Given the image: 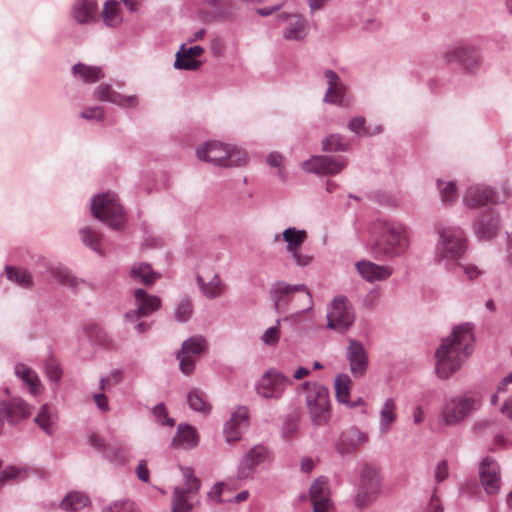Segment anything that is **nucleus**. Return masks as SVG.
Here are the masks:
<instances>
[{
  "label": "nucleus",
  "instance_id": "nucleus-44",
  "mask_svg": "<svg viewBox=\"0 0 512 512\" xmlns=\"http://www.w3.org/2000/svg\"><path fill=\"white\" fill-rule=\"evenodd\" d=\"M49 272L51 276L61 285L73 289L77 288L79 281L71 274L67 268L62 266L52 267L50 268Z\"/></svg>",
  "mask_w": 512,
  "mask_h": 512
},
{
  "label": "nucleus",
  "instance_id": "nucleus-27",
  "mask_svg": "<svg viewBox=\"0 0 512 512\" xmlns=\"http://www.w3.org/2000/svg\"><path fill=\"white\" fill-rule=\"evenodd\" d=\"M287 18V26L283 31V37L287 40L301 41L308 32L306 20L299 14L281 15Z\"/></svg>",
  "mask_w": 512,
  "mask_h": 512
},
{
  "label": "nucleus",
  "instance_id": "nucleus-59",
  "mask_svg": "<svg viewBox=\"0 0 512 512\" xmlns=\"http://www.w3.org/2000/svg\"><path fill=\"white\" fill-rule=\"evenodd\" d=\"M282 156L277 153V152H271L268 154L267 156V163L271 166V167H275L278 169V176L281 178V179H284L285 178V172L284 170L282 169Z\"/></svg>",
  "mask_w": 512,
  "mask_h": 512
},
{
  "label": "nucleus",
  "instance_id": "nucleus-17",
  "mask_svg": "<svg viewBox=\"0 0 512 512\" xmlns=\"http://www.w3.org/2000/svg\"><path fill=\"white\" fill-rule=\"evenodd\" d=\"M347 165L344 157L335 158L332 156L318 155L312 156L309 160L303 162L302 167L308 173L317 175H336Z\"/></svg>",
  "mask_w": 512,
  "mask_h": 512
},
{
  "label": "nucleus",
  "instance_id": "nucleus-9",
  "mask_svg": "<svg viewBox=\"0 0 512 512\" xmlns=\"http://www.w3.org/2000/svg\"><path fill=\"white\" fill-rule=\"evenodd\" d=\"M92 215L114 230H119L125 222V212L116 195L104 193L95 196L91 202Z\"/></svg>",
  "mask_w": 512,
  "mask_h": 512
},
{
  "label": "nucleus",
  "instance_id": "nucleus-63",
  "mask_svg": "<svg viewBox=\"0 0 512 512\" xmlns=\"http://www.w3.org/2000/svg\"><path fill=\"white\" fill-rule=\"evenodd\" d=\"M136 475L139 478V480L145 483L149 482L150 474L145 460H141L138 463L136 467Z\"/></svg>",
  "mask_w": 512,
  "mask_h": 512
},
{
  "label": "nucleus",
  "instance_id": "nucleus-2",
  "mask_svg": "<svg viewBox=\"0 0 512 512\" xmlns=\"http://www.w3.org/2000/svg\"><path fill=\"white\" fill-rule=\"evenodd\" d=\"M373 253L376 259L395 258L409 247L406 228L396 222L379 221L374 227Z\"/></svg>",
  "mask_w": 512,
  "mask_h": 512
},
{
  "label": "nucleus",
  "instance_id": "nucleus-12",
  "mask_svg": "<svg viewBox=\"0 0 512 512\" xmlns=\"http://www.w3.org/2000/svg\"><path fill=\"white\" fill-rule=\"evenodd\" d=\"M510 195L511 191L508 188L504 189V195L501 197L489 186L474 184L467 188L463 196V203L466 207L474 209L490 203L504 202Z\"/></svg>",
  "mask_w": 512,
  "mask_h": 512
},
{
  "label": "nucleus",
  "instance_id": "nucleus-22",
  "mask_svg": "<svg viewBox=\"0 0 512 512\" xmlns=\"http://www.w3.org/2000/svg\"><path fill=\"white\" fill-rule=\"evenodd\" d=\"M500 230V215L494 209L484 211L474 222V231L481 240H491Z\"/></svg>",
  "mask_w": 512,
  "mask_h": 512
},
{
  "label": "nucleus",
  "instance_id": "nucleus-20",
  "mask_svg": "<svg viewBox=\"0 0 512 512\" xmlns=\"http://www.w3.org/2000/svg\"><path fill=\"white\" fill-rule=\"evenodd\" d=\"M368 434L356 426L344 429L335 440L334 447L338 454L348 455L356 452L367 443Z\"/></svg>",
  "mask_w": 512,
  "mask_h": 512
},
{
  "label": "nucleus",
  "instance_id": "nucleus-40",
  "mask_svg": "<svg viewBox=\"0 0 512 512\" xmlns=\"http://www.w3.org/2000/svg\"><path fill=\"white\" fill-rule=\"evenodd\" d=\"M447 270L458 277L464 275L470 281L478 278L482 274V271L477 266L470 263H463L460 260L453 262Z\"/></svg>",
  "mask_w": 512,
  "mask_h": 512
},
{
  "label": "nucleus",
  "instance_id": "nucleus-25",
  "mask_svg": "<svg viewBox=\"0 0 512 512\" xmlns=\"http://www.w3.org/2000/svg\"><path fill=\"white\" fill-rule=\"evenodd\" d=\"M94 96L100 101L109 102L123 108L135 107L138 103L136 96L122 95L112 90L108 84L98 85L94 90Z\"/></svg>",
  "mask_w": 512,
  "mask_h": 512
},
{
  "label": "nucleus",
  "instance_id": "nucleus-18",
  "mask_svg": "<svg viewBox=\"0 0 512 512\" xmlns=\"http://www.w3.org/2000/svg\"><path fill=\"white\" fill-rule=\"evenodd\" d=\"M479 477L484 491L495 495L501 488L500 466L492 456H486L479 465Z\"/></svg>",
  "mask_w": 512,
  "mask_h": 512
},
{
  "label": "nucleus",
  "instance_id": "nucleus-46",
  "mask_svg": "<svg viewBox=\"0 0 512 512\" xmlns=\"http://www.w3.org/2000/svg\"><path fill=\"white\" fill-rule=\"evenodd\" d=\"M193 314V305L188 297H185L179 301L174 310V316L176 321L180 323H186L190 320Z\"/></svg>",
  "mask_w": 512,
  "mask_h": 512
},
{
  "label": "nucleus",
  "instance_id": "nucleus-42",
  "mask_svg": "<svg viewBox=\"0 0 512 512\" xmlns=\"http://www.w3.org/2000/svg\"><path fill=\"white\" fill-rule=\"evenodd\" d=\"M351 379L347 374H338L334 380L335 397L345 405L350 396Z\"/></svg>",
  "mask_w": 512,
  "mask_h": 512
},
{
  "label": "nucleus",
  "instance_id": "nucleus-37",
  "mask_svg": "<svg viewBox=\"0 0 512 512\" xmlns=\"http://www.w3.org/2000/svg\"><path fill=\"white\" fill-rule=\"evenodd\" d=\"M350 148V141L338 133L326 136L322 140V149L326 152H346Z\"/></svg>",
  "mask_w": 512,
  "mask_h": 512
},
{
  "label": "nucleus",
  "instance_id": "nucleus-23",
  "mask_svg": "<svg viewBox=\"0 0 512 512\" xmlns=\"http://www.w3.org/2000/svg\"><path fill=\"white\" fill-rule=\"evenodd\" d=\"M346 356L352 375L355 378L362 377L368 367V357L362 343L357 340H350L346 348Z\"/></svg>",
  "mask_w": 512,
  "mask_h": 512
},
{
  "label": "nucleus",
  "instance_id": "nucleus-36",
  "mask_svg": "<svg viewBox=\"0 0 512 512\" xmlns=\"http://www.w3.org/2000/svg\"><path fill=\"white\" fill-rule=\"evenodd\" d=\"M207 346V341L203 336L196 335L185 340L182 345L180 351L177 352L176 357L180 358V355H200Z\"/></svg>",
  "mask_w": 512,
  "mask_h": 512
},
{
  "label": "nucleus",
  "instance_id": "nucleus-53",
  "mask_svg": "<svg viewBox=\"0 0 512 512\" xmlns=\"http://www.w3.org/2000/svg\"><path fill=\"white\" fill-rule=\"evenodd\" d=\"M280 319H277L276 325L266 329L261 336V340L265 345L274 346L278 343L280 332H279Z\"/></svg>",
  "mask_w": 512,
  "mask_h": 512
},
{
  "label": "nucleus",
  "instance_id": "nucleus-45",
  "mask_svg": "<svg viewBox=\"0 0 512 512\" xmlns=\"http://www.w3.org/2000/svg\"><path fill=\"white\" fill-rule=\"evenodd\" d=\"M184 51L185 44H182L179 51L176 53L174 67L182 70L196 71L200 67L201 62L199 60H196L195 58L186 56Z\"/></svg>",
  "mask_w": 512,
  "mask_h": 512
},
{
  "label": "nucleus",
  "instance_id": "nucleus-3",
  "mask_svg": "<svg viewBox=\"0 0 512 512\" xmlns=\"http://www.w3.org/2000/svg\"><path fill=\"white\" fill-rule=\"evenodd\" d=\"M270 296L277 313H285L293 308L297 313L302 314L313 307L312 296L305 284L276 281L271 286Z\"/></svg>",
  "mask_w": 512,
  "mask_h": 512
},
{
  "label": "nucleus",
  "instance_id": "nucleus-8",
  "mask_svg": "<svg viewBox=\"0 0 512 512\" xmlns=\"http://www.w3.org/2000/svg\"><path fill=\"white\" fill-rule=\"evenodd\" d=\"M481 407V397L472 392H465L448 398L441 413V421L445 425L461 423Z\"/></svg>",
  "mask_w": 512,
  "mask_h": 512
},
{
  "label": "nucleus",
  "instance_id": "nucleus-34",
  "mask_svg": "<svg viewBox=\"0 0 512 512\" xmlns=\"http://www.w3.org/2000/svg\"><path fill=\"white\" fill-rule=\"evenodd\" d=\"M14 370H15L16 376L19 379H21L26 386H28L30 393L33 395H36L38 393L39 387L41 385L36 372L22 363L15 365Z\"/></svg>",
  "mask_w": 512,
  "mask_h": 512
},
{
  "label": "nucleus",
  "instance_id": "nucleus-4",
  "mask_svg": "<svg viewBox=\"0 0 512 512\" xmlns=\"http://www.w3.org/2000/svg\"><path fill=\"white\" fill-rule=\"evenodd\" d=\"M439 238L435 247V259L443 262L448 268L453 262L462 258L467 249V239L459 227H444L438 232Z\"/></svg>",
  "mask_w": 512,
  "mask_h": 512
},
{
  "label": "nucleus",
  "instance_id": "nucleus-57",
  "mask_svg": "<svg viewBox=\"0 0 512 512\" xmlns=\"http://www.w3.org/2000/svg\"><path fill=\"white\" fill-rule=\"evenodd\" d=\"M45 371L47 377L51 381L55 383H58L60 381L62 377V369L54 360H50L46 363Z\"/></svg>",
  "mask_w": 512,
  "mask_h": 512
},
{
  "label": "nucleus",
  "instance_id": "nucleus-43",
  "mask_svg": "<svg viewBox=\"0 0 512 512\" xmlns=\"http://www.w3.org/2000/svg\"><path fill=\"white\" fill-rule=\"evenodd\" d=\"M187 402L193 411L208 414L211 410L210 405L206 402L204 394L198 390L193 389L187 394Z\"/></svg>",
  "mask_w": 512,
  "mask_h": 512
},
{
  "label": "nucleus",
  "instance_id": "nucleus-48",
  "mask_svg": "<svg viewBox=\"0 0 512 512\" xmlns=\"http://www.w3.org/2000/svg\"><path fill=\"white\" fill-rule=\"evenodd\" d=\"M441 201L445 204L452 203L457 198V188L454 182H442L437 180Z\"/></svg>",
  "mask_w": 512,
  "mask_h": 512
},
{
  "label": "nucleus",
  "instance_id": "nucleus-33",
  "mask_svg": "<svg viewBox=\"0 0 512 512\" xmlns=\"http://www.w3.org/2000/svg\"><path fill=\"white\" fill-rule=\"evenodd\" d=\"M196 281L203 295L209 299L217 298L223 293L224 285L217 273H214L208 282H205L200 275H197Z\"/></svg>",
  "mask_w": 512,
  "mask_h": 512
},
{
  "label": "nucleus",
  "instance_id": "nucleus-24",
  "mask_svg": "<svg viewBox=\"0 0 512 512\" xmlns=\"http://www.w3.org/2000/svg\"><path fill=\"white\" fill-rule=\"evenodd\" d=\"M355 267L362 279L369 283L384 281L393 274V268L387 265H379L369 260H360Z\"/></svg>",
  "mask_w": 512,
  "mask_h": 512
},
{
  "label": "nucleus",
  "instance_id": "nucleus-32",
  "mask_svg": "<svg viewBox=\"0 0 512 512\" xmlns=\"http://www.w3.org/2000/svg\"><path fill=\"white\" fill-rule=\"evenodd\" d=\"M72 73L85 83H95L104 77L102 68L99 66H89L83 63H77L72 67Z\"/></svg>",
  "mask_w": 512,
  "mask_h": 512
},
{
  "label": "nucleus",
  "instance_id": "nucleus-49",
  "mask_svg": "<svg viewBox=\"0 0 512 512\" xmlns=\"http://www.w3.org/2000/svg\"><path fill=\"white\" fill-rule=\"evenodd\" d=\"M102 15L107 26H116L119 22L117 15V2L114 0H107L104 3Z\"/></svg>",
  "mask_w": 512,
  "mask_h": 512
},
{
  "label": "nucleus",
  "instance_id": "nucleus-28",
  "mask_svg": "<svg viewBox=\"0 0 512 512\" xmlns=\"http://www.w3.org/2000/svg\"><path fill=\"white\" fill-rule=\"evenodd\" d=\"M199 436L196 429L189 424H179L172 445L178 449H191L198 445Z\"/></svg>",
  "mask_w": 512,
  "mask_h": 512
},
{
  "label": "nucleus",
  "instance_id": "nucleus-31",
  "mask_svg": "<svg viewBox=\"0 0 512 512\" xmlns=\"http://www.w3.org/2000/svg\"><path fill=\"white\" fill-rule=\"evenodd\" d=\"M159 276L148 263H135L130 270L131 279L145 286L152 285Z\"/></svg>",
  "mask_w": 512,
  "mask_h": 512
},
{
  "label": "nucleus",
  "instance_id": "nucleus-56",
  "mask_svg": "<svg viewBox=\"0 0 512 512\" xmlns=\"http://www.w3.org/2000/svg\"><path fill=\"white\" fill-rule=\"evenodd\" d=\"M298 431V421L295 417H287L282 425L281 434L285 439L292 438Z\"/></svg>",
  "mask_w": 512,
  "mask_h": 512
},
{
  "label": "nucleus",
  "instance_id": "nucleus-54",
  "mask_svg": "<svg viewBox=\"0 0 512 512\" xmlns=\"http://www.w3.org/2000/svg\"><path fill=\"white\" fill-rule=\"evenodd\" d=\"M155 419L161 424L166 426H173L175 421L167 416V410L164 403H159L151 410Z\"/></svg>",
  "mask_w": 512,
  "mask_h": 512
},
{
  "label": "nucleus",
  "instance_id": "nucleus-14",
  "mask_svg": "<svg viewBox=\"0 0 512 512\" xmlns=\"http://www.w3.org/2000/svg\"><path fill=\"white\" fill-rule=\"evenodd\" d=\"M447 64H458L467 72L473 73L481 63V57L474 46L459 45L445 51L443 55Z\"/></svg>",
  "mask_w": 512,
  "mask_h": 512
},
{
  "label": "nucleus",
  "instance_id": "nucleus-10",
  "mask_svg": "<svg viewBox=\"0 0 512 512\" xmlns=\"http://www.w3.org/2000/svg\"><path fill=\"white\" fill-rule=\"evenodd\" d=\"M355 321V311L348 298L338 295L333 298L327 311V327L345 333Z\"/></svg>",
  "mask_w": 512,
  "mask_h": 512
},
{
  "label": "nucleus",
  "instance_id": "nucleus-51",
  "mask_svg": "<svg viewBox=\"0 0 512 512\" xmlns=\"http://www.w3.org/2000/svg\"><path fill=\"white\" fill-rule=\"evenodd\" d=\"M102 512H139L131 500H117L104 507Z\"/></svg>",
  "mask_w": 512,
  "mask_h": 512
},
{
  "label": "nucleus",
  "instance_id": "nucleus-1",
  "mask_svg": "<svg viewBox=\"0 0 512 512\" xmlns=\"http://www.w3.org/2000/svg\"><path fill=\"white\" fill-rule=\"evenodd\" d=\"M475 341L473 325L463 323L456 326L448 338L442 340L435 353L436 373L440 379H448L472 353Z\"/></svg>",
  "mask_w": 512,
  "mask_h": 512
},
{
  "label": "nucleus",
  "instance_id": "nucleus-13",
  "mask_svg": "<svg viewBox=\"0 0 512 512\" xmlns=\"http://www.w3.org/2000/svg\"><path fill=\"white\" fill-rule=\"evenodd\" d=\"M183 476L185 487L174 488L171 512H190L192 505L188 502V495L196 493L200 488V480L194 475L192 468H183Z\"/></svg>",
  "mask_w": 512,
  "mask_h": 512
},
{
  "label": "nucleus",
  "instance_id": "nucleus-15",
  "mask_svg": "<svg viewBox=\"0 0 512 512\" xmlns=\"http://www.w3.org/2000/svg\"><path fill=\"white\" fill-rule=\"evenodd\" d=\"M269 450L264 445H255L240 459L236 478L240 481L253 479L256 468L269 458Z\"/></svg>",
  "mask_w": 512,
  "mask_h": 512
},
{
  "label": "nucleus",
  "instance_id": "nucleus-39",
  "mask_svg": "<svg viewBox=\"0 0 512 512\" xmlns=\"http://www.w3.org/2000/svg\"><path fill=\"white\" fill-rule=\"evenodd\" d=\"M307 237L305 230H297L294 227L285 229L282 233L283 240L287 243V251L289 253L298 250L299 246L302 245Z\"/></svg>",
  "mask_w": 512,
  "mask_h": 512
},
{
  "label": "nucleus",
  "instance_id": "nucleus-58",
  "mask_svg": "<svg viewBox=\"0 0 512 512\" xmlns=\"http://www.w3.org/2000/svg\"><path fill=\"white\" fill-rule=\"evenodd\" d=\"M83 119L102 121L104 119V109L101 106L90 107L80 113Z\"/></svg>",
  "mask_w": 512,
  "mask_h": 512
},
{
  "label": "nucleus",
  "instance_id": "nucleus-21",
  "mask_svg": "<svg viewBox=\"0 0 512 512\" xmlns=\"http://www.w3.org/2000/svg\"><path fill=\"white\" fill-rule=\"evenodd\" d=\"M249 426L248 409L240 406L231 414L230 419L225 423L223 435L228 444L239 441L242 433Z\"/></svg>",
  "mask_w": 512,
  "mask_h": 512
},
{
  "label": "nucleus",
  "instance_id": "nucleus-38",
  "mask_svg": "<svg viewBox=\"0 0 512 512\" xmlns=\"http://www.w3.org/2000/svg\"><path fill=\"white\" fill-rule=\"evenodd\" d=\"M90 503L89 497L81 492H70L61 501L60 507L66 511H78Z\"/></svg>",
  "mask_w": 512,
  "mask_h": 512
},
{
  "label": "nucleus",
  "instance_id": "nucleus-30",
  "mask_svg": "<svg viewBox=\"0 0 512 512\" xmlns=\"http://www.w3.org/2000/svg\"><path fill=\"white\" fill-rule=\"evenodd\" d=\"M396 402L393 398H387L380 409L379 413V431L386 434L390 430V426L396 421Z\"/></svg>",
  "mask_w": 512,
  "mask_h": 512
},
{
  "label": "nucleus",
  "instance_id": "nucleus-6",
  "mask_svg": "<svg viewBox=\"0 0 512 512\" xmlns=\"http://www.w3.org/2000/svg\"><path fill=\"white\" fill-rule=\"evenodd\" d=\"M306 407L310 420L315 426L326 425L331 418V403L329 390L317 382H305Z\"/></svg>",
  "mask_w": 512,
  "mask_h": 512
},
{
  "label": "nucleus",
  "instance_id": "nucleus-5",
  "mask_svg": "<svg viewBox=\"0 0 512 512\" xmlns=\"http://www.w3.org/2000/svg\"><path fill=\"white\" fill-rule=\"evenodd\" d=\"M201 161L220 167H238L246 164L247 155L240 148L224 145L217 141L207 142L196 150Z\"/></svg>",
  "mask_w": 512,
  "mask_h": 512
},
{
  "label": "nucleus",
  "instance_id": "nucleus-19",
  "mask_svg": "<svg viewBox=\"0 0 512 512\" xmlns=\"http://www.w3.org/2000/svg\"><path fill=\"white\" fill-rule=\"evenodd\" d=\"M309 499L313 506V512H334L327 477L319 476L311 483Z\"/></svg>",
  "mask_w": 512,
  "mask_h": 512
},
{
  "label": "nucleus",
  "instance_id": "nucleus-64",
  "mask_svg": "<svg viewBox=\"0 0 512 512\" xmlns=\"http://www.w3.org/2000/svg\"><path fill=\"white\" fill-rule=\"evenodd\" d=\"M89 444L96 450L101 451L104 453V451L108 448L105 445L104 440L97 434L92 433L88 438Z\"/></svg>",
  "mask_w": 512,
  "mask_h": 512
},
{
  "label": "nucleus",
  "instance_id": "nucleus-60",
  "mask_svg": "<svg viewBox=\"0 0 512 512\" xmlns=\"http://www.w3.org/2000/svg\"><path fill=\"white\" fill-rule=\"evenodd\" d=\"M449 476V466L446 460H441L434 471V479L436 483H441Z\"/></svg>",
  "mask_w": 512,
  "mask_h": 512
},
{
  "label": "nucleus",
  "instance_id": "nucleus-16",
  "mask_svg": "<svg viewBox=\"0 0 512 512\" xmlns=\"http://www.w3.org/2000/svg\"><path fill=\"white\" fill-rule=\"evenodd\" d=\"M136 309L125 313L124 318L129 323H134L141 317H147L159 310L161 299L156 295H150L146 290L139 288L134 291Z\"/></svg>",
  "mask_w": 512,
  "mask_h": 512
},
{
  "label": "nucleus",
  "instance_id": "nucleus-41",
  "mask_svg": "<svg viewBox=\"0 0 512 512\" xmlns=\"http://www.w3.org/2000/svg\"><path fill=\"white\" fill-rule=\"evenodd\" d=\"M5 273L10 281L15 282L23 288H29L32 286V275L26 269L6 266Z\"/></svg>",
  "mask_w": 512,
  "mask_h": 512
},
{
  "label": "nucleus",
  "instance_id": "nucleus-52",
  "mask_svg": "<svg viewBox=\"0 0 512 512\" xmlns=\"http://www.w3.org/2000/svg\"><path fill=\"white\" fill-rule=\"evenodd\" d=\"M348 129L358 136L370 137L372 133L368 128L365 127V118L362 116H356L349 120L347 124Z\"/></svg>",
  "mask_w": 512,
  "mask_h": 512
},
{
  "label": "nucleus",
  "instance_id": "nucleus-47",
  "mask_svg": "<svg viewBox=\"0 0 512 512\" xmlns=\"http://www.w3.org/2000/svg\"><path fill=\"white\" fill-rule=\"evenodd\" d=\"M81 240L90 249L102 254L100 250V235L88 227L80 229Z\"/></svg>",
  "mask_w": 512,
  "mask_h": 512
},
{
  "label": "nucleus",
  "instance_id": "nucleus-55",
  "mask_svg": "<svg viewBox=\"0 0 512 512\" xmlns=\"http://www.w3.org/2000/svg\"><path fill=\"white\" fill-rule=\"evenodd\" d=\"M25 470L19 469L15 466H7L0 472V486L4 485L8 480L20 479Z\"/></svg>",
  "mask_w": 512,
  "mask_h": 512
},
{
  "label": "nucleus",
  "instance_id": "nucleus-11",
  "mask_svg": "<svg viewBox=\"0 0 512 512\" xmlns=\"http://www.w3.org/2000/svg\"><path fill=\"white\" fill-rule=\"evenodd\" d=\"M292 381L276 369L263 373L256 383V392L265 399H280Z\"/></svg>",
  "mask_w": 512,
  "mask_h": 512
},
{
  "label": "nucleus",
  "instance_id": "nucleus-61",
  "mask_svg": "<svg viewBox=\"0 0 512 512\" xmlns=\"http://www.w3.org/2000/svg\"><path fill=\"white\" fill-rule=\"evenodd\" d=\"M179 368L185 375H190L195 369V360L187 355H180Z\"/></svg>",
  "mask_w": 512,
  "mask_h": 512
},
{
  "label": "nucleus",
  "instance_id": "nucleus-35",
  "mask_svg": "<svg viewBox=\"0 0 512 512\" xmlns=\"http://www.w3.org/2000/svg\"><path fill=\"white\" fill-rule=\"evenodd\" d=\"M55 421L56 415L48 404L42 405L34 418L35 424L38 425L47 435H52L54 433Z\"/></svg>",
  "mask_w": 512,
  "mask_h": 512
},
{
  "label": "nucleus",
  "instance_id": "nucleus-26",
  "mask_svg": "<svg viewBox=\"0 0 512 512\" xmlns=\"http://www.w3.org/2000/svg\"><path fill=\"white\" fill-rule=\"evenodd\" d=\"M324 76L327 80V90L323 101L326 103L341 105L344 99L345 86L339 75L334 70L327 69L324 72Z\"/></svg>",
  "mask_w": 512,
  "mask_h": 512
},
{
  "label": "nucleus",
  "instance_id": "nucleus-62",
  "mask_svg": "<svg viewBox=\"0 0 512 512\" xmlns=\"http://www.w3.org/2000/svg\"><path fill=\"white\" fill-rule=\"evenodd\" d=\"M296 263L300 267L308 266L312 262V256L303 254L299 250L290 253Z\"/></svg>",
  "mask_w": 512,
  "mask_h": 512
},
{
  "label": "nucleus",
  "instance_id": "nucleus-29",
  "mask_svg": "<svg viewBox=\"0 0 512 512\" xmlns=\"http://www.w3.org/2000/svg\"><path fill=\"white\" fill-rule=\"evenodd\" d=\"M96 11V0H76L72 8V16L78 23L86 24L94 19Z\"/></svg>",
  "mask_w": 512,
  "mask_h": 512
},
{
  "label": "nucleus",
  "instance_id": "nucleus-50",
  "mask_svg": "<svg viewBox=\"0 0 512 512\" xmlns=\"http://www.w3.org/2000/svg\"><path fill=\"white\" fill-rule=\"evenodd\" d=\"M129 449L125 446L108 447L104 451V457L112 462L124 463L127 459Z\"/></svg>",
  "mask_w": 512,
  "mask_h": 512
},
{
  "label": "nucleus",
  "instance_id": "nucleus-7",
  "mask_svg": "<svg viewBox=\"0 0 512 512\" xmlns=\"http://www.w3.org/2000/svg\"><path fill=\"white\" fill-rule=\"evenodd\" d=\"M382 477L377 466L365 463L359 473V483L354 496V504L362 509L372 504L381 494Z\"/></svg>",
  "mask_w": 512,
  "mask_h": 512
}]
</instances>
